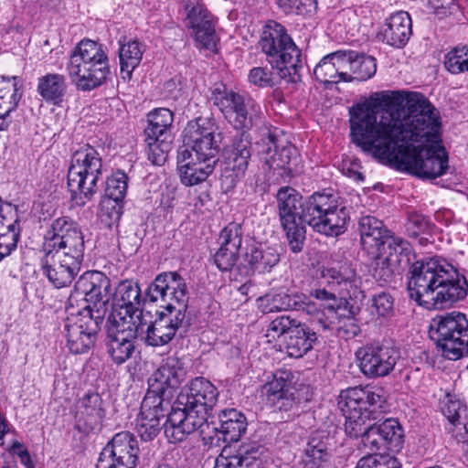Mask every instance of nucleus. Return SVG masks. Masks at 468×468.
I'll return each mask as SVG.
<instances>
[{"label": "nucleus", "mask_w": 468, "mask_h": 468, "mask_svg": "<svg viewBox=\"0 0 468 468\" xmlns=\"http://www.w3.org/2000/svg\"><path fill=\"white\" fill-rule=\"evenodd\" d=\"M349 122L352 141L375 158L421 178L444 174L439 116L422 94L409 92L388 109L377 100L356 104L349 109Z\"/></svg>", "instance_id": "nucleus-1"}, {"label": "nucleus", "mask_w": 468, "mask_h": 468, "mask_svg": "<svg viewBox=\"0 0 468 468\" xmlns=\"http://www.w3.org/2000/svg\"><path fill=\"white\" fill-rule=\"evenodd\" d=\"M279 218L286 233L290 249L300 252L305 240V227L329 237L344 233L349 213L331 193L315 192L302 202V196L292 187H281L276 194Z\"/></svg>", "instance_id": "nucleus-2"}, {"label": "nucleus", "mask_w": 468, "mask_h": 468, "mask_svg": "<svg viewBox=\"0 0 468 468\" xmlns=\"http://www.w3.org/2000/svg\"><path fill=\"white\" fill-rule=\"evenodd\" d=\"M407 289L410 299L427 309H442L463 300L468 292L463 275L445 260L417 261L409 271Z\"/></svg>", "instance_id": "nucleus-3"}, {"label": "nucleus", "mask_w": 468, "mask_h": 468, "mask_svg": "<svg viewBox=\"0 0 468 468\" xmlns=\"http://www.w3.org/2000/svg\"><path fill=\"white\" fill-rule=\"evenodd\" d=\"M359 230L362 249L374 261V278L384 284L393 282L410 262V243L389 236L383 222L372 216L361 218Z\"/></svg>", "instance_id": "nucleus-4"}, {"label": "nucleus", "mask_w": 468, "mask_h": 468, "mask_svg": "<svg viewBox=\"0 0 468 468\" xmlns=\"http://www.w3.org/2000/svg\"><path fill=\"white\" fill-rule=\"evenodd\" d=\"M66 69L73 85L81 91L100 87L110 73L102 47L90 39L81 40L70 52Z\"/></svg>", "instance_id": "nucleus-5"}, {"label": "nucleus", "mask_w": 468, "mask_h": 468, "mask_svg": "<svg viewBox=\"0 0 468 468\" xmlns=\"http://www.w3.org/2000/svg\"><path fill=\"white\" fill-rule=\"evenodd\" d=\"M259 48L271 68L279 70L281 78L289 74L292 82L300 80V69L303 67L302 52L282 25L269 22L261 32Z\"/></svg>", "instance_id": "nucleus-6"}, {"label": "nucleus", "mask_w": 468, "mask_h": 468, "mask_svg": "<svg viewBox=\"0 0 468 468\" xmlns=\"http://www.w3.org/2000/svg\"><path fill=\"white\" fill-rule=\"evenodd\" d=\"M321 279L330 289L316 288L311 291L310 295L320 302L318 309L326 310L334 308L333 312L348 314L353 311L346 298L348 294L356 296L361 284V278L348 262L337 267H324L321 271Z\"/></svg>", "instance_id": "nucleus-7"}, {"label": "nucleus", "mask_w": 468, "mask_h": 468, "mask_svg": "<svg viewBox=\"0 0 468 468\" xmlns=\"http://www.w3.org/2000/svg\"><path fill=\"white\" fill-rule=\"evenodd\" d=\"M101 176L102 159L94 147L84 144L72 154L68 170V186L75 206L83 207L92 199Z\"/></svg>", "instance_id": "nucleus-8"}, {"label": "nucleus", "mask_w": 468, "mask_h": 468, "mask_svg": "<svg viewBox=\"0 0 468 468\" xmlns=\"http://www.w3.org/2000/svg\"><path fill=\"white\" fill-rule=\"evenodd\" d=\"M430 333L445 358L455 361L468 355V320L463 314L452 312L435 317Z\"/></svg>", "instance_id": "nucleus-9"}, {"label": "nucleus", "mask_w": 468, "mask_h": 468, "mask_svg": "<svg viewBox=\"0 0 468 468\" xmlns=\"http://www.w3.org/2000/svg\"><path fill=\"white\" fill-rule=\"evenodd\" d=\"M211 101L228 122L238 131H250L260 118V107L251 99L225 86L212 90Z\"/></svg>", "instance_id": "nucleus-10"}, {"label": "nucleus", "mask_w": 468, "mask_h": 468, "mask_svg": "<svg viewBox=\"0 0 468 468\" xmlns=\"http://www.w3.org/2000/svg\"><path fill=\"white\" fill-rule=\"evenodd\" d=\"M333 309H318L317 304L304 295L300 311L308 315L311 329L318 332V336L327 337L334 334L346 338L356 336L358 326L355 323V313L339 314L333 312Z\"/></svg>", "instance_id": "nucleus-11"}, {"label": "nucleus", "mask_w": 468, "mask_h": 468, "mask_svg": "<svg viewBox=\"0 0 468 468\" xmlns=\"http://www.w3.org/2000/svg\"><path fill=\"white\" fill-rule=\"evenodd\" d=\"M120 314H110L107 323V352L113 363L122 365L135 350L134 341L144 332L143 322L135 324L125 320Z\"/></svg>", "instance_id": "nucleus-12"}, {"label": "nucleus", "mask_w": 468, "mask_h": 468, "mask_svg": "<svg viewBox=\"0 0 468 468\" xmlns=\"http://www.w3.org/2000/svg\"><path fill=\"white\" fill-rule=\"evenodd\" d=\"M65 324L67 346L73 354H83L94 345L103 319H97L89 309L71 307Z\"/></svg>", "instance_id": "nucleus-13"}, {"label": "nucleus", "mask_w": 468, "mask_h": 468, "mask_svg": "<svg viewBox=\"0 0 468 468\" xmlns=\"http://www.w3.org/2000/svg\"><path fill=\"white\" fill-rule=\"evenodd\" d=\"M187 286L185 279L176 271H165L159 273L149 284L145 299L151 303L161 300L166 310H181L186 313L187 309Z\"/></svg>", "instance_id": "nucleus-14"}, {"label": "nucleus", "mask_w": 468, "mask_h": 468, "mask_svg": "<svg viewBox=\"0 0 468 468\" xmlns=\"http://www.w3.org/2000/svg\"><path fill=\"white\" fill-rule=\"evenodd\" d=\"M357 366L368 378H378L389 375L400 358L399 350L390 345L372 343L356 351Z\"/></svg>", "instance_id": "nucleus-15"}, {"label": "nucleus", "mask_w": 468, "mask_h": 468, "mask_svg": "<svg viewBox=\"0 0 468 468\" xmlns=\"http://www.w3.org/2000/svg\"><path fill=\"white\" fill-rule=\"evenodd\" d=\"M75 292L83 297L86 304L81 309L92 311L97 319H104L111 299V281L101 271H86L75 283Z\"/></svg>", "instance_id": "nucleus-16"}, {"label": "nucleus", "mask_w": 468, "mask_h": 468, "mask_svg": "<svg viewBox=\"0 0 468 468\" xmlns=\"http://www.w3.org/2000/svg\"><path fill=\"white\" fill-rule=\"evenodd\" d=\"M139 452L138 441L133 433H116L102 449L97 468H135Z\"/></svg>", "instance_id": "nucleus-17"}, {"label": "nucleus", "mask_w": 468, "mask_h": 468, "mask_svg": "<svg viewBox=\"0 0 468 468\" xmlns=\"http://www.w3.org/2000/svg\"><path fill=\"white\" fill-rule=\"evenodd\" d=\"M144 332L145 333V343L151 346H162L176 336V332L181 327H188L189 321L186 319V313L181 310L163 309L157 313V317L154 322L144 324Z\"/></svg>", "instance_id": "nucleus-18"}, {"label": "nucleus", "mask_w": 468, "mask_h": 468, "mask_svg": "<svg viewBox=\"0 0 468 468\" xmlns=\"http://www.w3.org/2000/svg\"><path fill=\"white\" fill-rule=\"evenodd\" d=\"M218 388L209 380L197 377L189 382L185 391L180 392L176 404L187 407L207 420L218 402Z\"/></svg>", "instance_id": "nucleus-19"}, {"label": "nucleus", "mask_w": 468, "mask_h": 468, "mask_svg": "<svg viewBox=\"0 0 468 468\" xmlns=\"http://www.w3.org/2000/svg\"><path fill=\"white\" fill-rule=\"evenodd\" d=\"M277 128H265L261 133L260 145L262 152L270 157H266V163L271 169H282L291 174L296 170L295 165L298 160L297 149L292 145H280Z\"/></svg>", "instance_id": "nucleus-20"}, {"label": "nucleus", "mask_w": 468, "mask_h": 468, "mask_svg": "<svg viewBox=\"0 0 468 468\" xmlns=\"http://www.w3.org/2000/svg\"><path fill=\"white\" fill-rule=\"evenodd\" d=\"M252 154V143L248 131H241L234 136L226 149L228 167L222 180H229L228 187H233L236 180L244 176Z\"/></svg>", "instance_id": "nucleus-21"}, {"label": "nucleus", "mask_w": 468, "mask_h": 468, "mask_svg": "<svg viewBox=\"0 0 468 468\" xmlns=\"http://www.w3.org/2000/svg\"><path fill=\"white\" fill-rule=\"evenodd\" d=\"M176 405L169 412L164 425L165 437L171 443L183 441L207 421L205 418L187 407L179 406L176 403Z\"/></svg>", "instance_id": "nucleus-22"}, {"label": "nucleus", "mask_w": 468, "mask_h": 468, "mask_svg": "<svg viewBox=\"0 0 468 468\" xmlns=\"http://www.w3.org/2000/svg\"><path fill=\"white\" fill-rule=\"evenodd\" d=\"M44 241L47 248L52 251L55 247H67L75 254L79 250H84V236L79 225L73 220L62 217L55 219L47 231Z\"/></svg>", "instance_id": "nucleus-23"}, {"label": "nucleus", "mask_w": 468, "mask_h": 468, "mask_svg": "<svg viewBox=\"0 0 468 468\" xmlns=\"http://www.w3.org/2000/svg\"><path fill=\"white\" fill-rule=\"evenodd\" d=\"M361 392V387L342 390L338 396V408L346 418L345 431L350 437H356L364 421H368Z\"/></svg>", "instance_id": "nucleus-24"}, {"label": "nucleus", "mask_w": 468, "mask_h": 468, "mask_svg": "<svg viewBox=\"0 0 468 468\" xmlns=\"http://www.w3.org/2000/svg\"><path fill=\"white\" fill-rule=\"evenodd\" d=\"M147 299L142 298L141 288L133 281L121 282L114 292V310L111 314H120L123 319L135 324L142 321V303Z\"/></svg>", "instance_id": "nucleus-25"}, {"label": "nucleus", "mask_w": 468, "mask_h": 468, "mask_svg": "<svg viewBox=\"0 0 468 468\" xmlns=\"http://www.w3.org/2000/svg\"><path fill=\"white\" fill-rule=\"evenodd\" d=\"M180 384L179 369L176 361L168 358L155 370L148 379V390L144 396L158 403L169 402V388H176Z\"/></svg>", "instance_id": "nucleus-26"}, {"label": "nucleus", "mask_w": 468, "mask_h": 468, "mask_svg": "<svg viewBox=\"0 0 468 468\" xmlns=\"http://www.w3.org/2000/svg\"><path fill=\"white\" fill-rule=\"evenodd\" d=\"M279 261L280 255L276 249L251 244L246 248V251L237 266L241 275L250 276L256 271L262 273L271 271Z\"/></svg>", "instance_id": "nucleus-27"}, {"label": "nucleus", "mask_w": 468, "mask_h": 468, "mask_svg": "<svg viewBox=\"0 0 468 468\" xmlns=\"http://www.w3.org/2000/svg\"><path fill=\"white\" fill-rule=\"evenodd\" d=\"M217 161L198 158L187 147H181L177 154V165L181 182L192 186L205 181L213 172Z\"/></svg>", "instance_id": "nucleus-28"}, {"label": "nucleus", "mask_w": 468, "mask_h": 468, "mask_svg": "<svg viewBox=\"0 0 468 468\" xmlns=\"http://www.w3.org/2000/svg\"><path fill=\"white\" fill-rule=\"evenodd\" d=\"M170 403H158L144 398L136 420V431L144 441H153L161 431V419L165 416Z\"/></svg>", "instance_id": "nucleus-29"}, {"label": "nucleus", "mask_w": 468, "mask_h": 468, "mask_svg": "<svg viewBox=\"0 0 468 468\" xmlns=\"http://www.w3.org/2000/svg\"><path fill=\"white\" fill-rule=\"evenodd\" d=\"M81 265L68 261L52 254L44 253L41 259V270L48 282L56 288H64L71 284L80 271Z\"/></svg>", "instance_id": "nucleus-30"}, {"label": "nucleus", "mask_w": 468, "mask_h": 468, "mask_svg": "<svg viewBox=\"0 0 468 468\" xmlns=\"http://www.w3.org/2000/svg\"><path fill=\"white\" fill-rule=\"evenodd\" d=\"M101 397L97 392H89L80 399L76 405L75 419L84 431L98 430L105 417Z\"/></svg>", "instance_id": "nucleus-31"}, {"label": "nucleus", "mask_w": 468, "mask_h": 468, "mask_svg": "<svg viewBox=\"0 0 468 468\" xmlns=\"http://www.w3.org/2000/svg\"><path fill=\"white\" fill-rule=\"evenodd\" d=\"M263 452L261 446L240 449L235 454H231L230 449L224 448L216 458L214 468H261L264 462Z\"/></svg>", "instance_id": "nucleus-32"}, {"label": "nucleus", "mask_w": 468, "mask_h": 468, "mask_svg": "<svg viewBox=\"0 0 468 468\" xmlns=\"http://www.w3.org/2000/svg\"><path fill=\"white\" fill-rule=\"evenodd\" d=\"M411 19L407 12H396L386 21L381 33L383 40L392 47L403 48L411 36Z\"/></svg>", "instance_id": "nucleus-33"}, {"label": "nucleus", "mask_w": 468, "mask_h": 468, "mask_svg": "<svg viewBox=\"0 0 468 468\" xmlns=\"http://www.w3.org/2000/svg\"><path fill=\"white\" fill-rule=\"evenodd\" d=\"M303 300L304 294H289L283 290H273L258 298L257 303L263 314H271L289 310L300 311Z\"/></svg>", "instance_id": "nucleus-34"}, {"label": "nucleus", "mask_w": 468, "mask_h": 468, "mask_svg": "<svg viewBox=\"0 0 468 468\" xmlns=\"http://www.w3.org/2000/svg\"><path fill=\"white\" fill-rule=\"evenodd\" d=\"M317 340L318 332L298 321L286 340L287 352L290 356L302 357L313 349Z\"/></svg>", "instance_id": "nucleus-35"}, {"label": "nucleus", "mask_w": 468, "mask_h": 468, "mask_svg": "<svg viewBox=\"0 0 468 468\" xmlns=\"http://www.w3.org/2000/svg\"><path fill=\"white\" fill-rule=\"evenodd\" d=\"M245 415L234 409H225L218 414V426L215 430L223 435L224 441H238L247 430Z\"/></svg>", "instance_id": "nucleus-36"}, {"label": "nucleus", "mask_w": 468, "mask_h": 468, "mask_svg": "<svg viewBox=\"0 0 468 468\" xmlns=\"http://www.w3.org/2000/svg\"><path fill=\"white\" fill-rule=\"evenodd\" d=\"M443 415L452 425L450 431L458 442L468 444V409L459 400H447L441 408Z\"/></svg>", "instance_id": "nucleus-37"}, {"label": "nucleus", "mask_w": 468, "mask_h": 468, "mask_svg": "<svg viewBox=\"0 0 468 468\" xmlns=\"http://www.w3.org/2000/svg\"><path fill=\"white\" fill-rule=\"evenodd\" d=\"M66 78L58 73H48L38 79L37 91L47 101L59 105L67 92Z\"/></svg>", "instance_id": "nucleus-38"}, {"label": "nucleus", "mask_w": 468, "mask_h": 468, "mask_svg": "<svg viewBox=\"0 0 468 468\" xmlns=\"http://www.w3.org/2000/svg\"><path fill=\"white\" fill-rule=\"evenodd\" d=\"M148 125L144 129L145 137L173 138L171 127L173 112L166 108L155 109L147 115Z\"/></svg>", "instance_id": "nucleus-39"}, {"label": "nucleus", "mask_w": 468, "mask_h": 468, "mask_svg": "<svg viewBox=\"0 0 468 468\" xmlns=\"http://www.w3.org/2000/svg\"><path fill=\"white\" fill-rule=\"evenodd\" d=\"M119 44L121 71L122 74H125L123 78L130 79L133 71L142 60L144 51V46L137 40H130L127 43H122L120 40Z\"/></svg>", "instance_id": "nucleus-40"}, {"label": "nucleus", "mask_w": 468, "mask_h": 468, "mask_svg": "<svg viewBox=\"0 0 468 468\" xmlns=\"http://www.w3.org/2000/svg\"><path fill=\"white\" fill-rule=\"evenodd\" d=\"M218 127L209 118H197L188 122L184 130V144L217 137Z\"/></svg>", "instance_id": "nucleus-41"}, {"label": "nucleus", "mask_w": 468, "mask_h": 468, "mask_svg": "<svg viewBox=\"0 0 468 468\" xmlns=\"http://www.w3.org/2000/svg\"><path fill=\"white\" fill-rule=\"evenodd\" d=\"M187 26L194 29L196 40L203 48L210 50L216 48L217 36L208 12L197 17V21L187 22Z\"/></svg>", "instance_id": "nucleus-42"}, {"label": "nucleus", "mask_w": 468, "mask_h": 468, "mask_svg": "<svg viewBox=\"0 0 468 468\" xmlns=\"http://www.w3.org/2000/svg\"><path fill=\"white\" fill-rule=\"evenodd\" d=\"M352 55H354L350 65L352 81H366L371 79L377 71L376 59L355 50H352Z\"/></svg>", "instance_id": "nucleus-43"}, {"label": "nucleus", "mask_w": 468, "mask_h": 468, "mask_svg": "<svg viewBox=\"0 0 468 468\" xmlns=\"http://www.w3.org/2000/svg\"><path fill=\"white\" fill-rule=\"evenodd\" d=\"M361 392L364 393L362 399L367 408L366 412L369 415L368 421L377 420L387 403L385 390L379 387H361Z\"/></svg>", "instance_id": "nucleus-44"}, {"label": "nucleus", "mask_w": 468, "mask_h": 468, "mask_svg": "<svg viewBox=\"0 0 468 468\" xmlns=\"http://www.w3.org/2000/svg\"><path fill=\"white\" fill-rule=\"evenodd\" d=\"M16 78L0 77V108L11 112L17 107L21 95L17 93Z\"/></svg>", "instance_id": "nucleus-45"}, {"label": "nucleus", "mask_w": 468, "mask_h": 468, "mask_svg": "<svg viewBox=\"0 0 468 468\" xmlns=\"http://www.w3.org/2000/svg\"><path fill=\"white\" fill-rule=\"evenodd\" d=\"M378 425L387 450L393 452H399L403 445V430L399 423L394 419H388Z\"/></svg>", "instance_id": "nucleus-46"}, {"label": "nucleus", "mask_w": 468, "mask_h": 468, "mask_svg": "<svg viewBox=\"0 0 468 468\" xmlns=\"http://www.w3.org/2000/svg\"><path fill=\"white\" fill-rule=\"evenodd\" d=\"M221 143V134L218 133L217 137L200 140L197 143L185 144L182 147H187L188 152L198 158H205L209 161H216V156L219 151Z\"/></svg>", "instance_id": "nucleus-47"}, {"label": "nucleus", "mask_w": 468, "mask_h": 468, "mask_svg": "<svg viewBox=\"0 0 468 468\" xmlns=\"http://www.w3.org/2000/svg\"><path fill=\"white\" fill-rule=\"evenodd\" d=\"M148 159L157 165H163L171 150L173 138L145 137Z\"/></svg>", "instance_id": "nucleus-48"}, {"label": "nucleus", "mask_w": 468, "mask_h": 468, "mask_svg": "<svg viewBox=\"0 0 468 468\" xmlns=\"http://www.w3.org/2000/svg\"><path fill=\"white\" fill-rule=\"evenodd\" d=\"M362 437V442L366 448L371 452H377L381 449H387L380 428L378 423H371V421H364L361 425V431L357 432L355 438Z\"/></svg>", "instance_id": "nucleus-49"}, {"label": "nucleus", "mask_w": 468, "mask_h": 468, "mask_svg": "<svg viewBox=\"0 0 468 468\" xmlns=\"http://www.w3.org/2000/svg\"><path fill=\"white\" fill-rule=\"evenodd\" d=\"M128 187V176L124 172L117 171L106 180L105 197L115 202H123Z\"/></svg>", "instance_id": "nucleus-50"}, {"label": "nucleus", "mask_w": 468, "mask_h": 468, "mask_svg": "<svg viewBox=\"0 0 468 468\" xmlns=\"http://www.w3.org/2000/svg\"><path fill=\"white\" fill-rule=\"evenodd\" d=\"M444 66L452 74L468 72V47L458 46L450 50L444 57Z\"/></svg>", "instance_id": "nucleus-51"}, {"label": "nucleus", "mask_w": 468, "mask_h": 468, "mask_svg": "<svg viewBox=\"0 0 468 468\" xmlns=\"http://www.w3.org/2000/svg\"><path fill=\"white\" fill-rule=\"evenodd\" d=\"M314 74L323 83H339V74L333 59V53L324 56L315 66Z\"/></svg>", "instance_id": "nucleus-52"}, {"label": "nucleus", "mask_w": 468, "mask_h": 468, "mask_svg": "<svg viewBox=\"0 0 468 468\" xmlns=\"http://www.w3.org/2000/svg\"><path fill=\"white\" fill-rule=\"evenodd\" d=\"M298 320L289 315H281L273 319L268 325L266 337L269 341H274L283 335H290Z\"/></svg>", "instance_id": "nucleus-53"}, {"label": "nucleus", "mask_w": 468, "mask_h": 468, "mask_svg": "<svg viewBox=\"0 0 468 468\" xmlns=\"http://www.w3.org/2000/svg\"><path fill=\"white\" fill-rule=\"evenodd\" d=\"M310 441L302 459L303 468H319L326 460L327 453L321 442Z\"/></svg>", "instance_id": "nucleus-54"}, {"label": "nucleus", "mask_w": 468, "mask_h": 468, "mask_svg": "<svg viewBox=\"0 0 468 468\" xmlns=\"http://www.w3.org/2000/svg\"><path fill=\"white\" fill-rule=\"evenodd\" d=\"M248 80L258 88H271L278 83L276 75L267 67L252 68L249 71Z\"/></svg>", "instance_id": "nucleus-55"}, {"label": "nucleus", "mask_w": 468, "mask_h": 468, "mask_svg": "<svg viewBox=\"0 0 468 468\" xmlns=\"http://www.w3.org/2000/svg\"><path fill=\"white\" fill-rule=\"evenodd\" d=\"M356 468H400V464L388 454H369L361 458Z\"/></svg>", "instance_id": "nucleus-56"}, {"label": "nucleus", "mask_w": 468, "mask_h": 468, "mask_svg": "<svg viewBox=\"0 0 468 468\" xmlns=\"http://www.w3.org/2000/svg\"><path fill=\"white\" fill-rule=\"evenodd\" d=\"M220 246L240 249L242 243L241 225L237 222L229 223L220 232Z\"/></svg>", "instance_id": "nucleus-57"}, {"label": "nucleus", "mask_w": 468, "mask_h": 468, "mask_svg": "<svg viewBox=\"0 0 468 468\" xmlns=\"http://www.w3.org/2000/svg\"><path fill=\"white\" fill-rule=\"evenodd\" d=\"M297 393L294 388L283 395H279V397H273L269 402L280 411H291L296 414L299 411L301 402Z\"/></svg>", "instance_id": "nucleus-58"}, {"label": "nucleus", "mask_w": 468, "mask_h": 468, "mask_svg": "<svg viewBox=\"0 0 468 468\" xmlns=\"http://www.w3.org/2000/svg\"><path fill=\"white\" fill-rule=\"evenodd\" d=\"M277 4L285 13L307 15L316 9L315 0H277Z\"/></svg>", "instance_id": "nucleus-59"}, {"label": "nucleus", "mask_w": 468, "mask_h": 468, "mask_svg": "<svg viewBox=\"0 0 468 468\" xmlns=\"http://www.w3.org/2000/svg\"><path fill=\"white\" fill-rule=\"evenodd\" d=\"M352 50H338L333 52V59L336 66L341 81L352 82L350 65L352 63Z\"/></svg>", "instance_id": "nucleus-60"}, {"label": "nucleus", "mask_w": 468, "mask_h": 468, "mask_svg": "<svg viewBox=\"0 0 468 468\" xmlns=\"http://www.w3.org/2000/svg\"><path fill=\"white\" fill-rule=\"evenodd\" d=\"M239 249L220 246L214 255V262L222 271H230L237 263Z\"/></svg>", "instance_id": "nucleus-61"}, {"label": "nucleus", "mask_w": 468, "mask_h": 468, "mask_svg": "<svg viewBox=\"0 0 468 468\" xmlns=\"http://www.w3.org/2000/svg\"><path fill=\"white\" fill-rule=\"evenodd\" d=\"M20 237V228L10 229H0V261L10 255L16 248Z\"/></svg>", "instance_id": "nucleus-62"}, {"label": "nucleus", "mask_w": 468, "mask_h": 468, "mask_svg": "<svg viewBox=\"0 0 468 468\" xmlns=\"http://www.w3.org/2000/svg\"><path fill=\"white\" fill-rule=\"evenodd\" d=\"M431 226L427 217L418 213H411L409 215L406 229L410 236L418 237L420 234L428 232Z\"/></svg>", "instance_id": "nucleus-63"}, {"label": "nucleus", "mask_w": 468, "mask_h": 468, "mask_svg": "<svg viewBox=\"0 0 468 468\" xmlns=\"http://www.w3.org/2000/svg\"><path fill=\"white\" fill-rule=\"evenodd\" d=\"M394 301L392 296L387 292H381L372 298V314L378 316L386 317L393 313Z\"/></svg>", "instance_id": "nucleus-64"}]
</instances>
